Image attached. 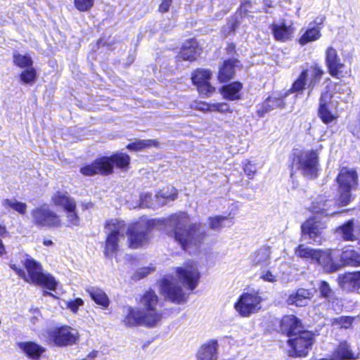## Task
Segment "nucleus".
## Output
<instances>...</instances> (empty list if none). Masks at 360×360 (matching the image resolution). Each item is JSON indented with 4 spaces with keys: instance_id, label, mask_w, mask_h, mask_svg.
<instances>
[{
    "instance_id": "1",
    "label": "nucleus",
    "mask_w": 360,
    "mask_h": 360,
    "mask_svg": "<svg viewBox=\"0 0 360 360\" xmlns=\"http://www.w3.org/2000/svg\"><path fill=\"white\" fill-rule=\"evenodd\" d=\"M161 226L170 229L168 236L186 251L198 248L207 236L205 226L200 223L190 224L188 214L184 212L162 219L142 218L129 226L123 220L112 219L105 226L107 233L105 255L109 257L113 256L125 241L126 234L130 248L137 249L145 245L150 240V231Z\"/></svg>"
},
{
    "instance_id": "60",
    "label": "nucleus",
    "mask_w": 360,
    "mask_h": 360,
    "mask_svg": "<svg viewBox=\"0 0 360 360\" xmlns=\"http://www.w3.org/2000/svg\"><path fill=\"white\" fill-rule=\"evenodd\" d=\"M340 321H343L342 324L345 328H348L352 325V318L351 317H341Z\"/></svg>"
},
{
    "instance_id": "25",
    "label": "nucleus",
    "mask_w": 360,
    "mask_h": 360,
    "mask_svg": "<svg viewBox=\"0 0 360 360\" xmlns=\"http://www.w3.org/2000/svg\"><path fill=\"white\" fill-rule=\"evenodd\" d=\"M307 72V81L309 91L308 96H310L312 89L319 83L324 73L323 70L317 63L311 65L308 69L303 70Z\"/></svg>"
},
{
    "instance_id": "13",
    "label": "nucleus",
    "mask_w": 360,
    "mask_h": 360,
    "mask_svg": "<svg viewBox=\"0 0 360 360\" xmlns=\"http://www.w3.org/2000/svg\"><path fill=\"white\" fill-rule=\"evenodd\" d=\"M160 291L165 298L176 304H181L186 300L185 293L173 279L164 278L160 284Z\"/></svg>"
},
{
    "instance_id": "11",
    "label": "nucleus",
    "mask_w": 360,
    "mask_h": 360,
    "mask_svg": "<svg viewBox=\"0 0 360 360\" xmlns=\"http://www.w3.org/2000/svg\"><path fill=\"white\" fill-rule=\"evenodd\" d=\"M48 335L55 345L63 347L75 342L77 332L69 326H62L49 330Z\"/></svg>"
},
{
    "instance_id": "43",
    "label": "nucleus",
    "mask_w": 360,
    "mask_h": 360,
    "mask_svg": "<svg viewBox=\"0 0 360 360\" xmlns=\"http://www.w3.org/2000/svg\"><path fill=\"white\" fill-rule=\"evenodd\" d=\"M211 72L207 70H198L192 75L193 83L197 86L209 81Z\"/></svg>"
},
{
    "instance_id": "22",
    "label": "nucleus",
    "mask_w": 360,
    "mask_h": 360,
    "mask_svg": "<svg viewBox=\"0 0 360 360\" xmlns=\"http://www.w3.org/2000/svg\"><path fill=\"white\" fill-rule=\"evenodd\" d=\"M270 258L271 250L269 247H262L250 256L251 264L259 267L261 269L266 267L270 264Z\"/></svg>"
},
{
    "instance_id": "4",
    "label": "nucleus",
    "mask_w": 360,
    "mask_h": 360,
    "mask_svg": "<svg viewBox=\"0 0 360 360\" xmlns=\"http://www.w3.org/2000/svg\"><path fill=\"white\" fill-rule=\"evenodd\" d=\"M336 180L339 186L338 205L339 206H345L351 200V191L356 188L358 174L353 169L342 167Z\"/></svg>"
},
{
    "instance_id": "61",
    "label": "nucleus",
    "mask_w": 360,
    "mask_h": 360,
    "mask_svg": "<svg viewBox=\"0 0 360 360\" xmlns=\"http://www.w3.org/2000/svg\"><path fill=\"white\" fill-rule=\"evenodd\" d=\"M250 7L251 3L250 1H246L240 6V11L241 12L246 13L248 11V8Z\"/></svg>"
},
{
    "instance_id": "29",
    "label": "nucleus",
    "mask_w": 360,
    "mask_h": 360,
    "mask_svg": "<svg viewBox=\"0 0 360 360\" xmlns=\"http://www.w3.org/2000/svg\"><path fill=\"white\" fill-rule=\"evenodd\" d=\"M359 355H355L346 342H342L334 350L332 357L335 360H354L359 359Z\"/></svg>"
},
{
    "instance_id": "56",
    "label": "nucleus",
    "mask_w": 360,
    "mask_h": 360,
    "mask_svg": "<svg viewBox=\"0 0 360 360\" xmlns=\"http://www.w3.org/2000/svg\"><path fill=\"white\" fill-rule=\"evenodd\" d=\"M172 3V0H162V2L159 7V11L161 13H166L169 11Z\"/></svg>"
},
{
    "instance_id": "63",
    "label": "nucleus",
    "mask_w": 360,
    "mask_h": 360,
    "mask_svg": "<svg viewBox=\"0 0 360 360\" xmlns=\"http://www.w3.org/2000/svg\"><path fill=\"white\" fill-rule=\"evenodd\" d=\"M358 290L360 288V271H354Z\"/></svg>"
},
{
    "instance_id": "57",
    "label": "nucleus",
    "mask_w": 360,
    "mask_h": 360,
    "mask_svg": "<svg viewBox=\"0 0 360 360\" xmlns=\"http://www.w3.org/2000/svg\"><path fill=\"white\" fill-rule=\"evenodd\" d=\"M352 131L355 136L360 139V120L354 125Z\"/></svg>"
},
{
    "instance_id": "33",
    "label": "nucleus",
    "mask_w": 360,
    "mask_h": 360,
    "mask_svg": "<svg viewBox=\"0 0 360 360\" xmlns=\"http://www.w3.org/2000/svg\"><path fill=\"white\" fill-rule=\"evenodd\" d=\"M338 281L340 287L345 290L354 291L358 290L354 272L339 275Z\"/></svg>"
},
{
    "instance_id": "35",
    "label": "nucleus",
    "mask_w": 360,
    "mask_h": 360,
    "mask_svg": "<svg viewBox=\"0 0 360 360\" xmlns=\"http://www.w3.org/2000/svg\"><path fill=\"white\" fill-rule=\"evenodd\" d=\"M209 228L215 231H219L224 227H230L233 225V218L216 216L209 217L207 219Z\"/></svg>"
},
{
    "instance_id": "28",
    "label": "nucleus",
    "mask_w": 360,
    "mask_h": 360,
    "mask_svg": "<svg viewBox=\"0 0 360 360\" xmlns=\"http://www.w3.org/2000/svg\"><path fill=\"white\" fill-rule=\"evenodd\" d=\"M155 202L154 204L145 203L147 206H162L167 202L174 201L177 198V191L174 187L167 188V190H162L155 195Z\"/></svg>"
},
{
    "instance_id": "23",
    "label": "nucleus",
    "mask_w": 360,
    "mask_h": 360,
    "mask_svg": "<svg viewBox=\"0 0 360 360\" xmlns=\"http://www.w3.org/2000/svg\"><path fill=\"white\" fill-rule=\"evenodd\" d=\"M337 231L345 240H357L360 238V223L354 225L353 220H349L340 226Z\"/></svg>"
},
{
    "instance_id": "55",
    "label": "nucleus",
    "mask_w": 360,
    "mask_h": 360,
    "mask_svg": "<svg viewBox=\"0 0 360 360\" xmlns=\"http://www.w3.org/2000/svg\"><path fill=\"white\" fill-rule=\"evenodd\" d=\"M150 271L153 269L149 267L141 268L137 271L136 277L139 279L142 278L149 274Z\"/></svg>"
},
{
    "instance_id": "30",
    "label": "nucleus",
    "mask_w": 360,
    "mask_h": 360,
    "mask_svg": "<svg viewBox=\"0 0 360 360\" xmlns=\"http://www.w3.org/2000/svg\"><path fill=\"white\" fill-rule=\"evenodd\" d=\"M340 265L357 266H360V255L352 249H347L342 252H339Z\"/></svg>"
},
{
    "instance_id": "52",
    "label": "nucleus",
    "mask_w": 360,
    "mask_h": 360,
    "mask_svg": "<svg viewBox=\"0 0 360 360\" xmlns=\"http://www.w3.org/2000/svg\"><path fill=\"white\" fill-rule=\"evenodd\" d=\"M76 8L81 11H87L90 7V0H75Z\"/></svg>"
},
{
    "instance_id": "53",
    "label": "nucleus",
    "mask_w": 360,
    "mask_h": 360,
    "mask_svg": "<svg viewBox=\"0 0 360 360\" xmlns=\"http://www.w3.org/2000/svg\"><path fill=\"white\" fill-rule=\"evenodd\" d=\"M244 172L245 173L249 176V178L252 179L253 177V176L255 175V174L257 172V167L255 166V165L254 164H252L251 162H248L245 166H244Z\"/></svg>"
},
{
    "instance_id": "38",
    "label": "nucleus",
    "mask_w": 360,
    "mask_h": 360,
    "mask_svg": "<svg viewBox=\"0 0 360 360\" xmlns=\"http://www.w3.org/2000/svg\"><path fill=\"white\" fill-rule=\"evenodd\" d=\"M158 142L155 139L136 140L133 143H129L127 148L130 150L139 151L151 147H158Z\"/></svg>"
},
{
    "instance_id": "6",
    "label": "nucleus",
    "mask_w": 360,
    "mask_h": 360,
    "mask_svg": "<svg viewBox=\"0 0 360 360\" xmlns=\"http://www.w3.org/2000/svg\"><path fill=\"white\" fill-rule=\"evenodd\" d=\"M130 158L126 153H115L110 158L102 157L91 163V175L99 174L107 175L112 172L113 165L118 168L126 169L129 165Z\"/></svg>"
},
{
    "instance_id": "42",
    "label": "nucleus",
    "mask_w": 360,
    "mask_h": 360,
    "mask_svg": "<svg viewBox=\"0 0 360 360\" xmlns=\"http://www.w3.org/2000/svg\"><path fill=\"white\" fill-rule=\"evenodd\" d=\"M318 250L312 249L304 245H300L295 249V255L303 259H311L315 261V258L317 256Z\"/></svg>"
},
{
    "instance_id": "58",
    "label": "nucleus",
    "mask_w": 360,
    "mask_h": 360,
    "mask_svg": "<svg viewBox=\"0 0 360 360\" xmlns=\"http://www.w3.org/2000/svg\"><path fill=\"white\" fill-rule=\"evenodd\" d=\"M218 112L224 113L229 112V106L226 103H219V105L218 108Z\"/></svg>"
},
{
    "instance_id": "49",
    "label": "nucleus",
    "mask_w": 360,
    "mask_h": 360,
    "mask_svg": "<svg viewBox=\"0 0 360 360\" xmlns=\"http://www.w3.org/2000/svg\"><path fill=\"white\" fill-rule=\"evenodd\" d=\"M75 209H71L66 211L67 226H78L79 224V218L75 212Z\"/></svg>"
},
{
    "instance_id": "51",
    "label": "nucleus",
    "mask_w": 360,
    "mask_h": 360,
    "mask_svg": "<svg viewBox=\"0 0 360 360\" xmlns=\"http://www.w3.org/2000/svg\"><path fill=\"white\" fill-rule=\"evenodd\" d=\"M198 91L206 96H209L214 91V87L211 86L209 81L198 86Z\"/></svg>"
},
{
    "instance_id": "24",
    "label": "nucleus",
    "mask_w": 360,
    "mask_h": 360,
    "mask_svg": "<svg viewBox=\"0 0 360 360\" xmlns=\"http://www.w3.org/2000/svg\"><path fill=\"white\" fill-rule=\"evenodd\" d=\"M240 62L237 59H229L224 62L219 68L218 79L220 82H226L231 79L236 72V68L239 66Z\"/></svg>"
},
{
    "instance_id": "27",
    "label": "nucleus",
    "mask_w": 360,
    "mask_h": 360,
    "mask_svg": "<svg viewBox=\"0 0 360 360\" xmlns=\"http://www.w3.org/2000/svg\"><path fill=\"white\" fill-rule=\"evenodd\" d=\"M283 98L281 97L269 96L259 107L257 114L263 117L266 113L278 108H284Z\"/></svg>"
},
{
    "instance_id": "18",
    "label": "nucleus",
    "mask_w": 360,
    "mask_h": 360,
    "mask_svg": "<svg viewBox=\"0 0 360 360\" xmlns=\"http://www.w3.org/2000/svg\"><path fill=\"white\" fill-rule=\"evenodd\" d=\"M325 63L329 74L333 77H338L345 64L341 63L337 50L328 46L325 51Z\"/></svg>"
},
{
    "instance_id": "8",
    "label": "nucleus",
    "mask_w": 360,
    "mask_h": 360,
    "mask_svg": "<svg viewBox=\"0 0 360 360\" xmlns=\"http://www.w3.org/2000/svg\"><path fill=\"white\" fill-rule=\"evenodd\" d=\"M262 298L258 292H243L234 304L235 310L242 317H249L261 309Z\"/></svg>"
},
{
    "instance_id": "12",
    "label": "nucleus",
    "mask_w": 360,
    "mask_h": 360,
    "mask_svg": "<svg viewBox=\"0 0 360 360\" xmlns=\"http://www.w3.org/2000/svg\"><path fill=\"white\" fill-rule=\"evenodd\" d=\"M326 228V222L316 217L306 221L302 225V233L315 243L320 244L324 239V230Z\"/></svg>"
},
{
    "instance_id": "10",
    "label": "nucleus",
    "mask_w": 360,
    "mask_h": 360,
    "mask_svg": "<svg viewBox=\"0 0 360 360\" xmlns=\"http://www.w3.org/2000/svg\"><path fill=\"white\" fill-rule=\"evenodd\" d=\"M292 348V356H305L314 343V335L307 330H303L288 340Z\"/></svg>"
},
{
    "instance_id": "62",
    "label": "nucleus",
    "mask_w": 360,
    "mask_h": 360,
    "mask_svg": "<svg viewBox=\"0 0 360 360\" xmlns=\"http://www.w3.org/2000/svg\"><path fill=\"white\" fill-rule=\"evenodd\" d=\"M81 172L85 176H90V166H85L81 168Z\"/></svg>"
},
{
    "instance_id": "47",
    "label": "nucleus",
    "mask_w": 360,
    "mask_h": 360,
    "mask_svg": "<svg viewBox=\"0 0 360 360\" xmlns=\"http://www.w3.org/2000/svg\"><path fill=\"white\" fill-rule=\"evenodd\" d=\"M144 202L148 203V204H151V203L154 204V202H155V196L153 197L152 195L150 193H143L141 195L140 206L141 207H147V208H153V209L158 208L160 207V206H147L145 205Z\"/></svg>"
},
{
    "instance_id": "5",
    "label": "nucleus",
    "mask_w": 360,
    "mask_h": 360,
    "mask_svg": "<svg viewBox=\"0 0 360 360\" xmlns=\"http://www.w3.org/2000/svg\"><path fill=\"white\" fill-rule=\"evenodd\" d=\"M30 220L34 226L39 229L59 228L62 226L60 216L47 204L33 208L30 211Z\"/></svg>"
},
{
    "instance_id": "50",
    "label": "nucleus",
    "mask_w": 360,
    "mask_h": 360,
    "mask_svg": "<svg viewBox=\"0 0 360 360\" xmlns=\"http://www.w3.org/2000/svg\"><path fill=\"white\" fill-rule=\"evenodd\" d=\"M66 308L69 309L71 311L76 313L79 307L84 304V302L80 298H76L75 300H70L64 302Z\"/></svg>"
},
{
    "instance_id": "54",
    "label": "nucleus",
    "mask_w": 360,
    "mask_h": 360,
    "mask_svg": "<svg viewBox=\"0 0 360 360\" xmlns=\"http://www.w3.org/2000/svg\"><path fill=\"white\" fill-rule=\"evenodd\" d=\"M9 266L13 269L21 278H25V271L22 268L18 267L15 264H10Z\"/></svg>"
},
{
    "instance_id": "19",
    "label": "nucleus",
    "mask_w": 360,
    "mask_h": 360,
    "mask_svg": "<svg viewBox=\"0 0 360 360\" xmlns=\"http://www.w3.org/2000/svg\"><path fill=\"white\" fill-rule=\"evenodd\" d=\"M281 328L289 337L297 335L304 330L300 320L294 315L284 316L281 321Z\"/></svg>"
},
{
    "instance_id": "34",
    "label": "nucleus",
    "mask_w": 360,
    "mask_h": 360,
    "mask_svg": "<svg viewBox=\"0 0 360 360\" xmlns=\"http://www.w3.org/2000/svg\"><path fill=\"white\" fill-rule=\"evenodd\" d=\"M321 37V28L318 26L309 27L299 39V44L304 46L319 40Z\"/></svg>"
},
{
    "instance_id": "32",
    "label": "nucleus",
    "mask_w": 360,
    "mask_h": 360,
    "mask_svg": "<svg viewBox=\"0 0 360 360\" xmlns=\"http://www.w3.org/2000/svg\"><path fill=\"white\" fill-rule=\"evenodd\" d=\"M271 30L275 39L281 41H285L290 39L292 32L291 27L287 26L285 23L273 24Z\"/></svg>"
},
{
    "instance_id": "46",
    "label": "nucleus",
    "mask_w": 360,
    "mask_h": 360,
    "mask_svg": "<svg viewBox=\"0 0 360 360\" xmlns=\"http://www.w3.org/2000/svg\"><path fill=\"white\" fill-rule=\"evenodd\" d=\"M307 72H302L298 78L292 84L290 91L292 92H302L306 85L308 86L307 81Z\"/></svg>"
},
{
    "instance_id": "39",
    "label": "nucleus",
    "mask_w": 360,
    "mask_h": 360,
    "mask_svg": "<svg viewBox=\"0 0 360 360\" xmlns=\"http://www.w3.org/2000/svg\"><path fill=\"white\" fill-rule=\"evenodd\" d=\"M319 291L321 297L326 300V301L324 302L325 304H328L330 302H333L337 300L335 295V292L326 281H322L320 282L319 285Z\"/></svg>"
},
{
    "instance_id": "17",
    "label": "nucleus",
    "mask_w": 360,
    "mask_h": 360,
    "mask_svg": "<svg viewBox=\"0 0 360 360\" xmlns=\"http://www.w3.org/2000/svg\"><path fill=\"white\" fill-rule=\"evenodd\" d=\"M338 205V200H328L323 195H319L311 202V211L315 213H320L325 216H333L340 211L335 210Z\"/></svg>"
},
{
    "instance_id": "9",
    "label": "nucleus",
    "mask_w": 360,
    "mask_h": 360,
    "mask_svg": "<svg viewBox=\"0 0 360 360\" xmlns=\"http://www.w3.org/2000/svg\"><path fill=\"white\" fill-rule=\"evenodd\" d=\"M141 311L156 326L161 321L162 314L158 309V297L152 290L146 291L140 299Z\"/></svg>"
},
{
    "instance_id": "14",
    "label": "nucleus",
    "mask_w": 360,
    "mask_h": 360,
    "mask_svg": "<svg viewBox=\"0 0 360 360\" xmlns=\"http://www.w3.org/2000/svg\"><path fill=\"white\" fill-rule=\"evenodd\" d=\"M176 273L179 280L189 290L196 288L200 278V274L194 262L188 263L184 266L179 267Z\"/></svg>"
},
{
    "instance_id": "37",
    "label": "nucleus",
    "mask_w": 360,
    "mask_h": 360,
    "mask_svg": "<svg viewBox=\"0 0 360 360\" xmlns=\"http://www.w3.org/2000/svg\"><path fill=\"white\" fill-rule=\"evenodd\" d=\"M242 89V84L236 82L224 86L221 88V94L224 98L228 100H237L240 98V91Z\"/></svg>"
},
{
    "instance_id": "64",
    "label": "nucleus",
    "mask_w": 360,
    "mask_h": 360,
    "mask_svg": "<svg viewBox=\"0 0 360 360\" xmlns=\"http://www.w3.org/2000/svg\"><path fill=\"white\" fill-rule=\"evenodd\" d=\"M6 252L5 247L3 244L2 240L0 239V257Z\"/></svg>"
},
{
    "instance_id": "20",
    "label": "nucleus",
    "mask_w": 360,
    "mask_h": 360,
    "mask_svg": "<svg viewBox=\"0 0 360 360\" xmlns=\"http://www.w3.org/2000/svg\"><path fill=\"white\" fill-rule=\"evenodd\" d=\"M201 51L198 45V42L194 39L187 40L182 46L178 55V58L183 60L193 61L196 60Z\"/></svg>"
},
{
    "instance_id": "36",
    "label": "nucleus",
    "mask_w": 360,
    "mask_h": 360,
    "mask_svg": "<svg viewBox=\"0 0 360 360\" xmlns=\"http://www.w3.org/2000/svg\"><path fill=\"white\" fill-rule=\"evenodd\" d=\"M19 347L30 358L38 359L45 349L33 342H25L19 343Z\"/></svg>"
},
{
    "instance_id": "41",
    "label": "nucleus",
    "mask_w": 360,
    "mask_h": 360,
    "mask_svg": "<svg viewBox=\"0 0 360 360\" xmlns=\"http://www.w3.org/2000/svg\"><path fill=\"white\" fill-rule=\"evenodd\" d=\"M91 300L102 309H106L110 303V300L104 291L98 288L91 289Z\"/></svg>"
},
{
    "instance_id": "3",
    "label": "nucleus",
    "mask_w": 360,
    "mask_h": 360,
    "mask_svg": "<svg viewBox=\"0 0 360 360\" xmlns=\"http://www.w3.org/2000/svg\"><path fill=\"white\" fill-rule=\"evenodd\" d=\"M22 264L26 269L25 282L36 284L53 290L56 287L55 278L49 274L45 273L41 264L31 257L27 256L22 260Z\"/></svg>"
},
{
    "instance_id": "44",
    "label": "nucleus",
    "mask_w": 360,
    "mask_h": 360,
    "mask_svg": "<svg viewBox=\"0 0 360 360\" xmlns=\"http://www.w3.org/2000/svg\"><path fill=\"white\" fill-rule=\"evenodd\" d=\"M37 72L34 68L30 67L22 72L20 75V80L22 83L32 84L36 80Z\"/></svg>"
},
{
    "instance_id": "59",
    "label": "nucleus",
    "mask_w": 360,
    "mask_h": 360,
    "mask_svg": "<svg viewBox=\"0 0 360 360\" xmlns=\"http://www.w3.org/2000/svg\"><path fill=\"white\" fill-rule=\"evenodd\" d=\"M203 105L206 106V110L218 112L219 103L212 104H203Z\"/></svg>"
},
{
    "instance_id": "2",
    "label": "nucleus",
    "mask_w": 360,
    "mask_h": 360,
    "mask_svg": "<svg viewBox=\"0 0 360 360\" xmlns=\"http://www.w3.org/2000/svg\"><path fill=\"white\" fill-rule=\"evenodd\" d=\"M351 89L346 84H336L334 92H323L319 98V116L325 124L335 121L344 107L340 101L347 103L352 99Z\"/></svg>"
},
{
    "instance_id": "48",
    "label": "nucleus",
    "mask_w": 360,
    "mask_h": 360,
    "mask_svg": "<svg viewBox=\"0 0 360 360\" xmlns=\"http://www.w3.org/2000/svg\"><path fill=\"white\" fill-rule=\"evenodd\" d=\"M259 278L266 282L275 283L278 281V276L270 270L262 269Z\"/></svg>"
},
{
    "instance_id": "45",
    "label": "nucleus",
    "mask_w": 360,
    "mask_h": 360,
    "mask_svg": "<svg viewBox=\"0 0 360 360\" xmlns=\"http://www.w3.org/2000/svg\"><path fill=\"white\" fill-rule=\"evenodd\" d=\"M13 62L16 65L22 68H28L32 67V60L30 56L22 55L17 53L13 54Z\"/></svg>"
},
{
    "instance_id": "21",
    "label": "nucleus",
    "mask_w": 360,
    "mask_h": 360,
    "mask_svg": "<svg viewBox=\"0 0 360 360\" xmlns=\"http://www.w3.org/2000/svg\"><path fill=\"white\" fill-rule=\"evenodd\" d=\"M219 344L217 340H210L203 344L198 352V360H217Z\"/></svg>"
},
{
    "instance_id": "31",
    "label": "nucleus",
    "mask_w": 360,
    "mask_h": 360,
    "mask_svg": "<svg viewBox=\"0 0 360 360\" xmlns=\"http://www.w3.org/2000/svg\"><path fill=\"white\" fill-rule=\"evenodd\" d=\"M52 201L56 206L61 207L65 210H70L76 207L75 201L67 193L57 192L53 195Z\"/></svg>"
},
{
    "instance_id": "15",
    "label": "nucleus",
    "mask_w": 360,
    "mask_h": 360,
    "mask_svg": "<svg viewBox=\"0 0 360 360\" xmlns=\"http://www.w3.org/2000/svg\"><path fill=\"white\" fill-rule=\"evenodd\" d=\"M123 313L124 318L122 322L128 327L138 325L149 328L155 326L141 309H134L131 307H126L123 309Z\"/></svg>"
},
{
    "instance_id": "26",
    "label": "nucleus",
    "mask_w": 360,
    "mask_h": 360,
    "mask_svg": "<svg viewBox=\"0 0 360 360\" xmlns=\"http://www.w3.org/2000/svg\"><path fill=\"white\" fill-rule=\"evenodd\" d=\"M313 293L309 290L300 288L295 292L292 293L288 298V304H294L297 307H303L308 304L312 297Z\"/></svg>"
},
{
    "instance_id": "16",
    "label": "nucleus",
    "mask_w": 360,
    "mask_h": 360,
    "mask_svg": "<svg viewBox=\"0 0 360 360\" xmlns=\"http://www.w3.org/2000/svg\"><path fill=\"white\" fill-rule=\"evenodd\" d=\"M338 256L339 250H326L324 251L318 250L315 261L322 266L326 271L334 272L341 267L340 264L335 261Z\"/></svg>"
},
{
    "instance_id": "7",
    "label": "nucleus",
    "mask_w": 360,
    "mask_h": 360,
    "mask_svg": "<svg viewBox=\"0 0 360 360\" xmlns=\"http://www.w3.org/2000/svg\"><path fill=\"white\" fill-rule=\"evenodd\" d=\"M292 166L310 179H314L318 173V155L314 150L304 151L294 159Z\"/></svg>"
},
{
    "instance_id": "40",
    "label": "nucleus",
    "mask_w": 360,
    "mask_h": 360,
    "mask_svg": "<svg viewBox=\"0 0 360 360\" xmlns=\"http://www.w3.org/2000/svg\"><path fill=\"white\" fill-rule=\"evenodd\" d=\"M1 204L5 208H11L20 214H25L27 212V204L19 202L15 198L4 199L2 200Z\"/></svg>"
}]
</instances>
